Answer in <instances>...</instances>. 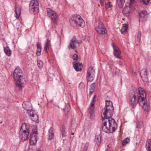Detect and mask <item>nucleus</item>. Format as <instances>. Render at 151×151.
<instances>
[{"mask_svg":"<svg viewBox=\"0 0 151 151\" xmlns=\"http://www.w3.org/2000/svg\"><path fill=\"white\" fill-rule=\"evenodd\" d=\"M105 0H100L101 4L102 6H104V4Z\"/></svg>","mask_w":151,"mask_h":151,"instance_id":"obj_45","label":"nucleus"},{"mask_svg":"<svg viewBox=\"0 0 151 151\" xmlns=\"http://www.w3.org/2000/svg\"><path fill=\"white\" fill-rule=\"evenodd\" d=\"M49 139V140H51L54 137V134L53 132V129L50 128L49 130L48 134Z\"/></svg>","mask_w":151,"mask_h":151,"instance_id":"obj_23","label":"nucleus"},{"mask_svg":"<svg viewBox=\"0 0 151 151\" xmlns=\"http://www.w3.org/2000/svg\"><path fill=\"white\" fill-rule=\"evenodd\" d=\"M145 147L147 151H151V139H148L147 140Z\"/></svg>","mask_w":151,"mask_h":151,"instance_id":"obj_20","label":"nucleus"},{"mask_svg":"<svg viewBox=\"0 0 151 151\" xmlns=\"http://www.w3.org/2000/svg\"><path fill=\"white\" fill-rule=\"evenodd\" d=\"M47 11L48 16L50 17L53 23L54 24H56L58 19L57 14L56 13L49 8H47Z\"/></svg>","mask_w":151,"mask_h":151,"instance_id":"obj_9","label":"nucleus"},{"mask_svg":"<svg viewBox=\"0 0 151 151\" xmlns=\"http://www.w3.org/2000/svg\"><path fill=\"white\" fill-rule=\"evenodd\" d=\"M137 93L135 91H131L129 94V100L132 106L134 107L136 105L138 102Z\"/></svg>","mask_w":151,"mask_h":151,"instance_id":"obj_6","label":"nucleus"},{"mask_svg":"<svg viewBox=\"0 0 151 151\" xmlns=\"http://www.w3.org/2000/svg\"><path fill=\"white\" fill-rule=\"evenodd\" d=\"M88 146V143H86L85 144L83 150V151H87Z\"/></svg>","mask_w":151,"mask_h":151,"instance_id":"obj_37","label":"nucleus"},{"mask_svg":"<svg viewBox=\"0 0 151 151\" xmlns=\"http://www.w3.org/2000/svg\"><path fill=\"white\" fill-rule=\"evenodd\" d=\"M42 47L40 44H37V54L38 56L41 55Z\"/></svg>","mask_w":151,"mask_h":151,"instance_id":"obj_27","label":"nucleus"},{"mask_svg":"<svg viewBox=\"0 0 151 151\" xmlns=\"http://www.w3.org/2000/svg\"><path fill=\"white\" fill-rule=\"evenodd\" d=\"M33 1V3L34 2H35V3H34V5H33V6H36V5H36V4H35V3H36L37 2L38 3H39V2L37 0H32L31 1Z\"/></svg>","mask_w":151,"mask_h":151,"instance_id":"obj_44","label":"nucleus"},{"mask_svg":"<svg viewBox=\"0 0 151 151\" xmlns=\"http://www.w3.org/2000/svg\"><path fill=\"white\" fill-rule=\"evenodd\" d=\"M33 1H30L29 4V9L30 12L31 13L36 14L37 13L39 12V3L37 2L36 3V6H33L35 2L33 3Z\"/></svg>","mask_w":151,"mask_h":151,"instance_id":"obj_12","label":"nucleus"},{"mask_svg":"<svg viewBox=\"0 0 151 151\" xmlns=\"http://www.w3.org/2000/svg\"><path fill=\"white\" fill-rule=\"evenodd\" d=\"M50 41L48 39H47V41L46 43V44L45 47V50L46 51L48 49L49 45L50 44Z\"/></svg>","mask_w":151,"mask_h":151,"instance_id":"obj_32","label":"nucleus"},{"mask_svg":"<svg viewBox=\"0 0 151 151\" xmlns=\"http://www.w3.org/2000/svg\"><path fill=\"white\" fill-rule=\"evenodd\" d=\"M140 74L142 80L144 81H146L148 78L147 69L146 68H143L141 71Z\"/></svg>","mask_w":151,"mask_h":151,"instance_id":"obj_14","label":"nucleus"},{"mask_svg":"<svg viewBox=\"0 0 151 151\" xmlns=\"http://www.w3.org/2000/svg\"><path fill=\"white\" fill-rule=\"evenodd\" d=\"M143 126V122H139L138 123L137 126V127L138 128H141Z\"/></svg>","mask_w":151,"mask_h":151,"instance_id":"obj_35","label":"nucleus"},{"mask_svg":"<svg viewBox=\"0 0 151 151\" xmlns=\"http://www.w3.org/2000/svg\"><path fill=\"white\" fill-rule=\"evenodd\" d=\"M14 79L17 86L21 87L25 81L22 70L19 68H16L14 73Z\"/></svg>","mask_w":151,"mask_h":151,"instance_id":"obj_5","label":"nucleus"},{"mask_svg":"<svg viewBox=\"0 0 151 151\" xmlns=\"http://www.w3.org/2000/svg\"><path fill=\"white\" fill-rule=\"evenodd\" d=\"M37 65L39 68H42L43 65V62L40 60H38L37 62Z\"/></svg>","mask_w":151,"mask_h":151,"instance_id":"obj_33","label":"nucleus"},{"mask_svg":"<svg viewBox=\"0 0 151 151\" xmlns=\"http://www.w3.org/2000/svg\"><path fill=\"white\" fill-rule=\"evenodd\" d=\"M106 151H110V150H107Z\"/></svg>","mask_w":151,"mask_h":151,"instance_id":"obj_50","label":"nucleus"},{"mask_svg":"<svg viewBox=\"0 0 151 151\" xmlns=\"http://www.w3.org/2000/svg\"><path fill=\"white\" fill-rule=\"evenodd\" d=\"M75 62H73V67L74 69L77 71H81L82 70L80 66L82 65L81 63H77L75 64H74Z\"/></svg>","mask_w":151,"mask_h":151,"instance_id":"obj_19","label":"nucleus"},{"mask_svg":"<svg viewBox=\"0 0 151 151\" xmlns=\"http://www.w3.org/2000/svg\"><path fill=\"white\" fill-rule=\"evenodd\" d=\"M30 125L24 123L22 124L20 129L19 137L22 141H24L28 139L30 132Z\"/></svg>","mask_w":151,"mask_h":151,"instance_id":"obj_4","label":"nucleus"},{"mask_svg":"<svg viewBox=\"0 0 151 151\" xmlns=\"http://www.w3.org/2000/svg\"><path fill=\"white\" fill-rule=\"evenodd\" d=\"M112 46L114 49V56L116 58L121 59L120 56L121 51L118 47L114 43L112 44Z\"/></svg>","mask_w":151,"mask_h":151,"instance_id":"obj_13","label":"nucleus"},{"mask_svg":"<svg viewBox=\"0 0 151 151\" xmlns=\"http://www.w3.org/2000/svg\"><path fill=\"white\" fill-rule=\"evenodd\" d=\"M106 120L102 124V130L108 133L113 132L117 127L115 120L112 118Z\"/></svg>","mask_w":151,"mask_h":151,"instance_id":"obj_2","label":"nucleus"},{"mask_svg":"<svg viewBox=\"0 0 151 151\" xmlns=\"http://www.w3.org/2000/svg\"><path fill=\"white\" fill-rule=\"evenodd\" d=\"M95 98V96H94V97L93 98L91 104H94V102Z\"/></svg>","mask_w":151,"mask_h":151,"instance_id":"obj_48","label":"nucleus"},{"mask_svg":"<svg viewBox=\"0 0 151 151\" xmlns=\"http://www.w3.org/2000/svg\"><path fill=\"white\" fill-rule=\"evenodd\" d=\"M141 37V32L140 31H139L138 35H137V37L138 40H140V38Z\"/></svg>","mask_w":151,"mask_h":151,"instance_id":"obj_40","label":"nucleus"},{"mask_svg":"<svg viewBox=\"0 0 151 151\" xmlns=\"http://www.w3.org/2000/svg\"><path fill=\"white\" fill-rule=\"evenodd\" d=\"M143 2L145 4H147L150 0H142Z\"/></svg>","mask_w":151,"mask_h":151,"instance_id":"obj_42","label":"nucleus"},{"mask_svg":"<svg viewBox=\"0 0 151 151\" xmlns=\"http://www.w3.org/2000/svg\"><path fill=\"white\" fill-rule=\"evenodd\" d=\"M95 142L96 143L99 145L101 142V137L99 135H96L95 137Z\"/></svg>","mask_w":151,"mask_h":151,"instance_id":"obj_29","label":"nucleus"},{"mask_svg":"<svg viewBox=\"0 0 151 151\" xmlns=\"http://www.w3.org/2000/svg\"><path fill=\"white\" fill-rule=\"evenodd\" d=\"M29 115L31 117L33 118L32 119H33V121H35L37 120L38 116L37 114H35L34 113H32V114L30 113Z\"/></svg>","mask_w":151,"mask_h":151,"instance_id":"obj_31","label":"nucleus"},{"mask_svg":"<svg viewBox=\"0 0 151 151\" xmlns=\"http://www.w3.org/2000/svg\"><path fill=\"white\" fill-rule=\"evenodd\" d=\"M117 1L119 6L120 8H122L123 7V4L124 3V0H117Z\"/></svg>","mask_w":151,"mask_h":151,"instance_id":"obj_30","label":"nucleus"},{"mask_svg":"<svg viewBox=\"0 0 151 151\" xmlns=\"http://www.w3.org/2000/svg\"><path fill=\"white\" fill-rule=\"evenodd\" d=\"M128 28V25L127 24H124L122 26L121 29V32L122 34L125 33L127 31Z\"/></svg>","mask_w":151,"mask_h":151,"instance_id":"obj_25","label":"nucleus"},{"mask_svg":"<svg viewBox=\"0 0 151 151\" xmlns=\"http://www.w3.org/2000/svg\"><path fill=\"white\" fill-rule=\"evenodd\" d=\"M132 75L134 76H135L137 74V72L136 71H133L132 73Z\"/></svg>","mask_w":151,"mask_h":151,"instance_id":"obj_47","label":"nucleus"},{"mask_svg":"<svg viewBox=\"0 0 151 151\" xmlns=\"http://www.w3.org/2000/svg\"><path fill=\"white\" fill-rule=\"evenodd\" d=\"M95 76V71L92 67H90L88 70L87 74V78L88 81H92L94 79Z\"/></svg>","mask_w":151,"mask_h":151,"instance_id":"obj_11","label":"nucleus"},{"mask_svg":"<svg viewBox=\"0 0 151 151\" xmlns=\"http://www.w3.org/2000/svg\"><path fill=\"white\" fill-rule=\"evenodd\" d=\"M38 151H41L40 150H39Z\"/></svg>","mask_w":151,"mask_h":151,"instance_id":"obj_53","label":"nucleus"},{"mask_svg":"<svg viewBox=\"0 0 151 151\" xmlns=\"http://www.w3.org/2000/svg\"><path fill=\"white\" fill-rule=\"evenodd\" d=\"M109 108H104L102 110L103 116H102L103 121L104 119H108L111 118V116L113 114L114 108L110 107Z\"/></svg>","mask_w":151,"mask_h":151,"instance_id":"obj_8","label":"nucleus"},{"mask_svg":"<svg viewBox=\"0 0 151 151\" xmlns=\"http://www.w3.org/2000/svg\"><path fill=\"white\" fill-rule=\"evenodd\" d=\"M70 110V105L68 104H66L64 109V111L65 114H68Z\"/></svg>","mask_w":151,"mask_h":151,"instance_id":"obj_28","label":"nucleus"},{"mask_svg":"<svg viewBox=\"0 0 151 151\" xmlns=\"http://www.w3.org/2000/svg\"><path fill=\"white\" fill-rule=\"evenodd\" d=\"M75 62H73V67L74 69L77 71H81L82 70L80 66L82 65L81 63H77L75 64H74Z\"/></svg>","mask_w":151,"mask_h":151,"instance_id":"obj_18","label":"nucleus"},{"mask_svg":"<svg viewBox=\"0 0 151 151\" xmlns=\"http://www.w3.org/2000/svg\"><path fill=\"white\" fill-rule=\"evenodd\" d=\"M4 51L6 55L9 56H10L12 53V51L8 46H6L4 48Z\"/></svg>","mask_w":151,"mask_h":151,"instance_id":"obj_24","label":"nucleus"},{"mask_svg":"<svg viewBox=\"0 0 151 151\" xmlns=\"http://www.w3.org/2000/svg\"><path fill=\"white\" fill-rule=\"evenodd\" d=\"M32 132L30 134V139L29 142L31 145H34L37 142L38 137V134L37 127L36 126L32 127Z\"/></svg>","mask_w":151,"mask_h":151,"instance_id":"obj_7","label":"nucleus"},{"mask_svg":"<svg viewBox=\"0 0 151 151\" xmlns=\"http://www.w3.org/2000/svg\"><path fill=\"white\" fill-rule=\"evenodd\" d=\"M70 21L71 25L74 28H83L85 25L84 21L80 15L77 14L73 15Z\"/></svg>","mask_w":151,"mask_h":151,"instance_id":"obj_3","label":"nucleus"},{"mask_svg":"<svg viewBox=\"0 0 151 151\" xmlns=\"http://www.w3.org/2000/svg\"><path fill=\"white\" fill-rule=\"evenodd\" d=\"M147 12L145 10L141 11L139 14V20H140L141 19V20H142L147 15Z\"/></svg>","mask_w":151,"mask_h":151,"instance_id":"obj_22","label":"nucleus"},{"mask_svg":"<svg viewBox=\"0 0 151 151\" xmlns=\"http://www.w3.org/2000/svg\"><path fill=\"white\" fill-rule=\"evenodd\" d=\"M72 134L73 135L74 134V133H72Z\"/></svg>","mask_w":151,"mask_h":151,"instance_id":"obj_51","label":"nucleus"},{"mask_svg":"<svg viewBox=\"0 0 151 151\" xmlns=\"http://www.w3.org/2000/svg\"><path fill=\"white\" fill-rule=\"evenodd\" d=\"M94 104H91L89 108V111L90 114V116L91 117H93L94 115L93 114Z\"/></svg>","mask_w":151,"mask_h":151,"instance_id":"obj_21","label":"nucleus"},{"mask_svg":"<svg viewBox=\"0 0 151 151\" xmlns=\"http://www.w3.org/2000/svg\"><path fill=\"white\" fill-rule=\"evenodd\" d=\"M96 30L98 35L99 36L105 34L107 32L105 27L103 25V23L101 22L99 23Z\"/></svg>","mask_w":151,"mask_h":151,"instance_id":"obj_10","label":"nucleus"},{"mask_svg":"<svg viewBox=\"0 0 151 151\" xmlns=\"http://www.w3.org/2000/svg\"><path fill=\"white\" fill-rule=\"evenodd\" d=\"M82 43V41L81 40H80L79 41L77 40L76 39V44H81Z\"/></svg>","mask_w":151,"mask_h":151,"instance_id":"obj_46","label":"nucleus"},{"mask_svg":"<svg viewBox=\"0 0 151 151\" xmlns=\"http://www.w3.org/2000/svg\"><path fill=\"white\" fill-rule=\"evenodd\" d=\"M15 17L17 18H19L21 14V8L19 6L16 5L15 6Z\"/></svg>","mask_w":151,"mask_h":151,"instance_id":"obj_16","label":"nucleus"},{"mask_svg":"<svg viewBox=\"0 0 151 151\" xmlns=\"http://www.w3.org/2000/svg\"><path fill=\"white\" fill-rule=\"evenodd\" d=\"M76 38L73 37L70 41V46L68 47L69 49H75L76 48Z\"/></svg>","mask_w":151,"mask_h":151,"instance_id":"obj_17","label":"nucleus"},{"mask_svg":"<svg viewBox=\"0 0 151 151\" xmlns=\"http://www.w3.org/2000/svg\"><path fill=\"white\" fill-rule=\"evenodd\" d=\"M138 102L139 105L142 106L145 112H147L150 109L149 103L146 101V93L142 88H138Z\"/></svg>","mask_w":151,"mask_h":151,"instance_id":"obj_1","label":"nucleus"},{"mask_svg":"<svg viewBox=\"0 0 151 151\" xmlns=\"http://www.w3.org/2000/svg\"><path fill=\"white\" fill-rule=\"evenodd\" d=\"M114 108L112 102L110 101L106 100V106L104 108H109L110 107Z\"/></svg>","mask_w":151,"mask_h":151,"instance_id":"obj_26","label":"nucleus"},{"mask_svg":"<svg viewBox=\"0 0 151 151\" xmlns=\"http://www.w3.org/2000/svg\"><path fill=\"white\" fill-rule=\"evenodd\" d=\"M78 58V56L77 55L75 54L73 56V60H76Z\"/></svg>","mask_w":151,"mask_h":151,"instance_id":"obj_41","label":"nucleus"},{"mask_svg":"<svg viewBox=\"0 0 151 151\" xmlns=\"http://www.w3.org/2000/svg\"><path fill=\"white\" fill-rule=\"evenodd\" d=\"M94 91H92L91 90H90L89 92V94L90 95H91L93 92Z\"/></svg>","mask_w":151,"mask_h":151,"instance_id":"obj_49","label":"nucleus"},{"mask_svg":"<svg viewBox=\"0 0 151 151\" xmlns=\"http://www.w3.org/2000/svg\"><path fill=\"white\" fill-rule=\"evenodd\" d=\"M136 2V0H130V4H134Z\"/></svg>","mask_w":151,"mask_h":151,"instance_id":"obj_43","label":"nucleus"},{"mask_svg":"<svg viewBox=\"0 0 151 151\" xmlns=\"http://www.w3.org/2000/svg\"><path fill=\"white\" fill-rule=\"evenodd\" d=\"M61 131L62 137H65V132L64 129H63L62 130H61Z\"/></svg>","mask_w":151,"mask_h":151,"instance_id":"obj_39","label":"nucleus"},{"mask_svg":"<svg viewBox=\"0 0 151 151\" xmlns=\"http://www.w3.org/2000/svg\"><path fill=\"white\" fill-rule=\"evenodd\" d=\"M2 123V122H0V123Z\"/></svg>","mask_w":151,"mask_h":151,"instance_id":"obj_52","label":"nucleus"},{"mask_svg":"<svg viewBox=\"0 0 151 151\" xmlns=\"http://www.w3.org/2000/svg\"><path fill=\"white\" fill-rule=\"evenodd\" d=\"M112 5L110 2H109L105 4V7L106 9L111 7Z\"/></svg>","mask_w":151,"mask_h":151,"instance_id":"obj_38","label":"nucleus"},{"mask_svg":"<svg viewBox=\"0 0 151 151\" xmlns=\"http://www.w3.org/2000/svg\"><path fill=\"white\" fill-rule=\"evenodd\" d=\"M129 139L128 138H126L124 140L123 142V145H125L126 144L128 143L129 141Z\"/></svg>","mask_w":151,"mask_h":151,"instance_id":"obj_34","label":"nucleus"},{"mask_svg":"<svg viewBox=\"0 0 151 151\" xmlns=\"http://www.w3.org/2000/svg\"><path fill=\"white\" fill-rule=\"evenodd\" d=\"M22 106L23 108L27 111H30L32 109L31 104L28 101H24L22 104Z\"/></svg>","mask_w":151,"mask_h":151,"instance_id":"obj_15","label":"nucleus"},{"mask_svg":"<svg viewBox=\"0 0 151 151\" xmlns=\"http://www.w3.org/2000/svg\"><path fill=\"white\" fill-rule=\"evenodd\" d=\"M95 84L94 83H93L91 84L89 88V90L94 91L95 89Z\"/></svg>","mask_w":151,"mask_h":151,"instance_id":"obj_36","label":"nucleus"}]
</instances>
